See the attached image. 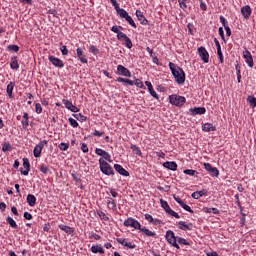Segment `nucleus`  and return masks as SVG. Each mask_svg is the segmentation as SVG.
Returning a JSON list of instances; mask_svg holds the SVG:
<instances>
[{"mask_svg": "<svg viewBox=\"0 0 256 256\" xmlns=\"http://www.w3.org/2000/svg\"><path fill=\"white\" fill-rule=\"evenodd\" d=\"M170 71L178 85H185V71L173 62H169Z\"/></svg>", "mask_w": 256, "mask_h": 256, "instance_id": "obj_1", "label": "nucleus"}, {"mask_svg": "<svg viewBox=\"0 0 256 256\" xmlns=\"http://www.w3.org/2000/svg\"><path fill=\"white\" fill-rule=\"evenodd\" d=\"M116 11L119 17H121V19H125V21H127V23L131 25V27H134V29H137V24H135V21L131 16H129V13L125 9L119 7L118 9H116Z\"/></svg>", "mask_w": 256, "mask_h": 256, "instance_id": "obj_2", "label": "nucleus"}, {"mask_svg": "<svg viewBox=\"0 0 256 256\" xmlns=\"http://www.w3.org/2000/svg\"><path fill=\"white\" fill-rule=\"evenodd\" d=\"M178 238L179 237L175 236V232H173V230L166 231L165 239L167 243H169V245H172V247H175V249H181V247H179V244L177 243Z\"/></svg>", "mask_w": 256, "mask_h": 256, "instance_id": "obj_3", "label": "nucleus"}, {"mask_svg": "<svg viewBox=\"0 0 256 256\" xmlns=\"http://www.w3.org/2000/svg\"><path fill=\"white\" fill-rule=\"evenodd\" d=\"M169 101L171 105H175V107H183L187 99L183 96L172 94L169 96Z\"/></svg>", "mask_w": 256, "mask_h": 256, "instance_id": "obj_4", "label": "nucleus"}, {"mask_svg": "<svg viewBox=\"0 0 256 256\" xmlns=\"http://www.w3.org/2000/svg\"><path fill=\"white\" fill-rule=\"evenodd\" d=\"M100 171L104 173V175H113V167L110 166L103 158L99 159Z\"/></svg>", "mask_w": 256, "mask_h": 256, "instance_id": "obj_5", "label": "nucleus"}, {"mask_svg": "<svg viewBox=\"0 0 256 256\" xmlns=\"http://www.w3.org/2000/svg\"><path fill=\"white\" fill-rule=\"evenodd\" d=\"M124 227H132V229L139 231L141 229V223L135 220V218L129 217L124 221Z\"/></svg>", "mask_w": 256, "mask_h": 256, "instance_id": "obj_6", "label": "nucleus"}, {"mask_svg": "<svg viewBox=\"0 0 256 256\" xmlns=\"http://www.w3.org/2000/svg\"><path fill=\"white\" fill-rule=\"evenodd\" d=\"M48 60L52 65H54V67H58V69H63L65 67V62L55 56H49Z\"/></svg>", "mask_w": 256, "mask_h": 256, "instance_id": "obj_7", "label": "nucleus"}, {"mask_svg": "<svg viewBox=\"0 0 256 256\" xmlns=\"http://www.w3.org/2000/svg\"><path fill=\"white\" fill-rule=\"evenodd\" d=\"M198 55L203 63H209V52H207V49H205V47L201 46L198 48Z\"/></svg>", "mask_w": 256, "mask_h": 256, "instance_id": "obj_8", "label": "nucleus"}, {"mask_svg": "<svg viewBox=\"0 0 256 256\" xmlns=\"http://www.w3.org/2000/svg\"><path fill=\"white\" fill-rule=\"evenodd\" d=\"M95 153H96V155H99L100 157H103V159H105V161H108L109 163H113V160H111V155L108 154L107 151H105L101 148H96Z\"/></svg>", "mask_w": 256, "mask_h": 256, "instance_id": "obj_9", "label": "nucleus"}, {"mask_svg": "<svg viewBox=\"0 0 256 256\" xmlns=\"http://www.w3.org/2000/svg\"><path fill=\"white\" fill-rule=\"evenodd\" d=\"M116 241L117 243L123 245V247H127L128 249H135V247H137V245L133 244V242H129L127 238H117Z\"/></svg>", "mask_w": 256, "mask_h": 256, "instance_id": "obj_10", "label": "nucleus"}, {"mask_svg": "<svg viewBox=\"0 0 256 256\" xmlns=\"http://www.w3.org/2000/svg\"><path fill=\"white\" fill-rule=\"evenodd\" d=\"M243 57L245 59V63H247L248 67L253 68V55H251V52H249V50H245L243 52Z\"/></svg>", "mask_w": 256, "mask_h": 256, "instance_id": "obj_11", "label": "nucleus"}, {"mask_svg": "<svg viewBox=\"0 0 256 256\" xmlns=\"http://www.w3.org/2000/svg\"><path fill=\"white\" fill-rule=\"evenodd\" d=\"M117 71H118V75H122V77H131V71H129V69H127L123 65H118Z\"/></svg>", "mask_w": 256, "mask_h": 256, "instance_id": "obj_12", "label": "nucleus"}, {"mask_svg": "<svg viewBox=\"0 0 256 256\" xmlns=\"http://www.w3.org/2000/svg\"><path fill=\"white\" fill-rule=\"evenodd\" d=\"M191 115H205L207 113V109L205 107H194L189 109Z\"/></svg>", "mask_w": 256, "mask_h": 256, "instance_id": "obj_13", "label": "nucleus"}, {"mask_svg": "<svg viewBox=\"0 0 256 256\" xmlns=\"http://www.w3.org/2000/svg\"><path fill=\"white\" fill-rule=\"evenodd\" d=\"M138 231H140V233H143V235H145V237H157V233L149 230V228H147L145 226H140Z\"/></svg>", "mask_w": 256, "mask_h": 256, "instance_id": "obj_14", "label": "nucleus"}, {"mask_svg": "<svg viewBox=\"0 0 256 256\" xmlns=\"http://www.w3.org/2000/svg\"><path fill=\"white\" fill-rule=\"evenodd\" d=\"M178 227L181 231H193V224L185 221L178 222Z\"/></svg>", "mask_w": 256, "mask_h": 256, "instance_id": "obj_15", "label": "nucleus"}, {"mask_svg": "<svg viewBox=\"0 0 256 256\" xmlns=\"http://www.w3.org/2000/svg\"><path fill=\"white\" fill-rule=\"evenodd\" d=\"M106 203H107V208L110 209L111 211L117 210V201H115V199L111 197H107Z\"/></svg>", "mask_w": 256, "mask_h": 256, "instance_id": "obj_16", "label": "nucleus"}, {"mask_svg": "<svg viewBox=\"0 0 256 256\" xmlns=\"http://www.w3.org/2000/svg\"><path fill=\"white\" fill-rule=\"evenodd\" d=\"M23 167L25 170H21V174L29 175V172L31 171V164L29 163V159L27 158L23 159Z\"/></svg>", "mask_w": 256, "mask_h": 256, "instance_id": "obj_17", "label": "nucleus"}, {"mask_svg": "<svg viewBox=\"0 0 256 256\" xmlns=\"http://www.w3.org/2000/svg\"><path fill=\"white\" fill-rule=\"evenodd\" d=\"M251 6L246 5L241 8V14L243 15L244 19H249L251 17Z\"/></svg>", "mask_w": 256, "mask_h": 256, "instance_id": "obj_18", "label": "nucleus"}, {"mask_svg": "<svg viewBox=\"0 0 256 256\" xmlns=\"http://www.w3.org/2000/svg\"><path fill=\"white\" fill-rule=\"evenodd\" d=\"M90 251L92 253H99L100 255H104L105 254V249H103V246L101 244H96V245H93L91 248H90Z\"/></svg>", "mask_w": 256, "mask_h": 256, "instance_id": "obj_19", "label": "nucleus"}, {"mask_svg": "<svg viewBox=\"0 0 256 256\" xmlns=\"http://www.w3.org/2000/svg\"><path fill=\"white\" fill-rule=\"evenodd\" d=\"M114 169L117 171V173L123 175V177H129V171L125 170V168H123V166L120 164H115Z\"/></svg>", "mask_w": 256, "mask_h": 256, "instance_id": "obj_20", "label": "nucleus"}, {"mask_svg": "<svg viewBox=\"0 0 256 256\" xmlns=\"http://www.w3.org/2000/svg\"><path fill=\"white\" fill-rule=\"evenodd\" d=\"M58 227L59 229H61V231H64V233H66L67 235H73V233H75V228L71 226L60 224Z\"/></svg>", "mask_w": 256, "mask_h": 256, "instance_id": "obj_21", "label": "nucleus"}, {"mask_svg": "<svg viewBox=\"0 0 256 256\" xmlns=\"http://www.w3.org/2000/svg\"><path fill=\"white\" fill-rule=\"evenodd\" d=\"M136 17L138 21H140L141 25H148L149 21L147 18H145V15H143V12L140 10H136Z\"/></svg>", "mask_w": 256, "mask_h": 256, "instance_id": "obj_22", "label": "nucleus"}, {"mask_svg": "<svg viewBox=\"0 0 256 256\" xmlns=\"http://www.w3.org/2000/svg\"><path fill=\"white\" fill-rule=\"evenodd\" d=\"M163 167H165V169H169L170 171H177V162L166 161L163 163Z\"/></svg>", "mask_w": 256, "mask_h": 256, "instance_id": "obj_23", "label": "nucleus"}, {"mask_svg": "<svg viewBox=\"0 0 256 256\" xmlns=\"http://www.w3.org/2000/svg\"><path fill=\"white\" fill-rule=\"evenodd\" d=\"M76 53H77V57H78V59L81 63H88L87 56H85L83 54V49L82 48H77Z\"/></svg>", "mask_w": 256, "mask_h": 256, "instance_id": "obj_24", "label": "nucleus"}, {"mask_svg": "<svg viewBox=\"0 0 256 256\" xmlns=\"http://www.w3.org/2000/svg\"><path fill=\"white\" fill-rule=\"evenodd\" d=\"M26 201L30 207H35V205L37 203V198L33 194H28Z\"/></svg>", "mask_w": 256, "mask_h": 256, "instance_id": "obj_25", "label": "nucleus"}, {"mask_svg": "<svg viewBox=\"0 0 256 256\" xmlns=\"http://www.w3.org/2000/svg\"><path fill=\"white\" fill-rule=\"evenodd\" d=\"M205 195H207V190L203 189V190L192 193V198L201 199V197H205Z\"/></svg>", "mask_w": 256, "mask_h": 256, "instance_id": "obj_26", "label": "nucleus"}, {"mask_svg": "<svg viewBox=\"0 0 256 256\" xmlns=\"http://www.w3.org/2000/svg\"><path fill=\"white\" fill-rule=\"evenodd\" d=\"M21 125H22L23 129H27V127H29V113L25 112L23 114V119L21 121Z\"/></svg>", "mask_w": 256, "mask_h": 256, "instance_id": "obj_27", "label": "nucleus"}, {"mask_svg": "<svg viewBox=\"0 0 256 256\" xmlns=\"http://www.w3.org/2000/svg\"><path fill=\"white\" fill-rule=\"evenodd\" d=\"M202 131L210 133V131H217V128L213 124L206 123L202 126Z\"/></svg>", "mask_w": 256, "mask_h": 256, "instance_id": "obj_28", "label": "nucleus"}, {"mask_svg": "<svg viewBox=\"0 0 256 256\" xmlns=\"http://www.w3.org/2000/svg\"><path fill=\"white\" fill-rule=\"evenodd\" d=\"M13 89H15V82H9L6 91L10 99L13 98Z\"/></svg>", "mask_w": 256, "mask_h": 256, "instance_id": "obj_29", "label": "nucleus"}, {"mask_svg": "<svg viewBox=\"0 0 256 256\" xmlns=\"http://www.w3.org/2000/svg\"><path fill=\"white\" fill-rule=\"evenodd\" d=\"M247 103H249L250 107L252 109H255L256 107V98L253 95H250L247 97Z\"/></svg>", "mask_w": 256, "mask_h": 256, "instance_id": "obj_30", "label": "nucleus"}, {"mask_svg": "<svg viewBox=\"0 0 256 256\" xmlns=\"http://www.w3.org/2000/svg\"><path fill=\"white\" fill-rule=\"evenodd\" d=\"M117 81L118 83H127V85H130V86L135 85V81L129 80L127 78L118 77Z\"/></svg>", "mask_w": 256, "mask_h": 256, "instance_id": "obj_31", "label": "nucleus"}, {"mask_svg": "<svg viewBox=\"0 0 256 256\" xmlns=\"http://www.w3.org/2000/svg\"><path fill=\"white\" fill-rule=\"evenodd\" d=\"M166 213L167 215H170V217H175V219L181 218V216H179V213L175 212L173 209H171V207L166 210Z\"/></svg>", "mask_w": 256, "mask_h": 256, "instance_id": "obj_32", "label": "nucleus"}, {"mask_svg": "<svg viewBox=\"0 0 256 256\" xmlns=\"http://www.w3.org/2000/svg\"><path fill=\"white\" fill-rule=\"evenodd\" d=\"M178 3L180 5V9H183V11H185L187 9V5H189V3H191L190 0H178Z\"/></svg>", "mask_w": 256, "mask_h": 256, "instance_id": "obj_33", "label": "nucleus"}, {"mask_svg": "<svg viewBox=\"0 0 256 256\" xmlns=\"http://www.w3.org/2000/svg\"><path fill=\"white\" fill-rule=\"evenodd\" d=\"M130 149L133 151L134 155H138L139 157H141V155H143V153L141 152V149H139V147H137V145H131Z\"/></svg>", "mask_w": 256, "mask_h": 256, "instance_id": "obj_34", "label": "nucleus"}, {"mask_svg": "<svg viewBox=\"0 0 256 256\" xmlns=\"http://www.w3.org/2000/svg\"><path fill=\"white\" fill-rule=\"evenodd\" d=\"M10 67L11 69H14L17 71L19 69V62L17 61V58H12L10 61Z\"/></svg>", "mask_w": 256, "mask_h": 256, "instance_id": "obj_35", "label": "nucleus"}, {"mask_svg": "<svg viewBox=\"0 0 256 256\" xmlns=\"http://www.w3.org/2000/svg\"><path fill=\"white\" fill-rule=\"evenodd\" d=\"M183 173L185 175H189L190 177H195V176L199 175V173L196 170H193V169H186V170L183 171Z\"/></svg>", "mask_w": 256, "mask_h": 256, "instance_id": "obj_36", "label": "nucleus"}, {"mask_svg": "<svg viewBox=\"0 0 256 256\" xmlns=\"http://www.w3.org/2000/svg\"><path fill=\"white\" fill-rule=\"evenodd\" d=\"M7 223L12 227V229H17V222L11 216H8L6 219Z\"/></svg>", "mask_w": 256, "mask_h": 256, "instance_id": "obj_37", "label": "nucleus"}, {"mask_svg": "<svg viewBox=\"0 0 256 256\" xmlns=\"http://www.w3.org/2000/svg\"><path fill=\"white\" fill-rule=\"evenodd\" d=\"M176 243H179V245H191V243L187 241V239L182 237H178Z\"/></svg>", "mask_w": 256, "mask_h": 256, "instance_id": "obj_38", "label": "nucleus"}, {"mask_svg": "<svg viewBox=\"0 0 256 256\" xmlns=\"http://www.w3.org/2000/svg\"><path fill=\"white\" fill-rule=\"evenodd\" d=\"M208 173L211 175V177H219V169H217V167H212Z\"/></svg>", "mask_w": 256, "mask_h": 256, "instance_id": "obj_39", "label": "nucleus"}, {"mask_svg": "<svg viewBox=\"0 0 256 256\" xmlns=\"http://www.w3.org/2000/svg\"><path fill=\"white\" fill-rule=\"evenodd\" d=\"M43 150H41V148H39L38 146L34 147L33 153H34V157L39 158L41 157V153Z\"/></svg>", "mask_w": 256, "mask_h": 256, "instance_id": "obj_40", "label": "nucleus"}, {"mask_svg": "<svg viewBox=\"0 0 256 256\" xmlns=\"http://www.w3.org/2000/svg\"><path fill=\"white\" fill-rule=\"evenodd\" d=\"M124 41L127 49H131L133 47V42L131 41V38L129 36H127Z\"/></svg>", "mask_w": 256, "mask_h": 256, "instance_id": "obj_41", "label": "nucleus"}, {"mask_svg": "<svg viewBox=\"0 0 256 256\" xmlns=\"http://www.w3.org/2000/svg\"><path fill=\"white\" fill-rule=\"evenodd\" d=\"M73 117H75V119H77V121H87V118L82 115L81 113H78V114H73Z\"/></svg>", "mask_w": 256, "mask_h": 256, "instance_id": "obj_42", "label": "nucleus"}, {"mask_svg": "<svg viewBox=\"0 0 256 256\" xmlns=\"http://www.w3.org/2000/svg\"><path fill=\"white\" fill-rule=\"evenodd\" d=\"M58 147L60 151H67L69 149V143L61 142Z\"/></svg>", "mask_w": 256, "mask_h": 256, "instance_id": "obj_43", "label": "nucleus"}, {"mask_svg": "<svg viewBox=\"0 0 256 256\" xmlns=\"http://www.w3.org/2000/svg\"><path fill=\"white\" fill-rule=\"evenodd\" d=\"M160 204L162 209H164V211H167L170 208L169 203H167V201L163 199H160Z\"/></svg>", "mask_w": 256, "mask_h": 256, "instance_id": "obj_44", "label": "nucleus"}, {"mask_svg": "<svg viewBox=\"0 0 256 256\" xmlns=\"http://www.w3.org/2000/svg\"><path fill=\"white\" fill-rule=\"evenodd\" d=\"M134 85L137 86L138 89H145V85H143V82L140 79H136Z\"/></svg>", "mask_w": 256, "mask_h": 256, "instance_id": "obj_45", "label": "nucleus"}, {"mask_svg": "<svg viewBox=\"0 0 256 256\" xmlns=\"http://www.w3.org/2000/svg\"><path fill=\"white\" fill-rule=\"evenodd\" d=\"M68 121H69L71 127H73L74 129L79 127V123L74 118H69Z\"/></svg>", "mask_w": 256, "mask_h": 256, "instance_id": "obj_46", "label": "nucleus"}, {"mask_svg": "<svg viewBox=\"0 0 256 256\" xmlns=\"http://www.w3.org/2000/svg\"><path fill=\"white\" fill-rule=\"evenodd\" d=\"M127 37H128L127 34L121 32V31L118 32V34H117V39L119 41H125Z\"/></svg>", "mask_w": 256, "mask_h": 256, "instance_id": "obj_47", "label": "nucleus"}, {"mask_svg": "<svg viewBox=\"0 0 256 256\" xmlns=\"http://www.w3.org/2000/svg\"><path fill=\"white\" fill-rule=\"evenodd\" d=\"M8 51H13L14 53H19V47L17 45H8Z\"/></svg>", "mask_w": 256, "mask_h": 256, "instance_id": "obj_48", "label": "nucleus"}, {"mask_svg": "<svg viewBox=\"0 0 256 256\" xmlns=\"http://www.w3.org/2000/svg\"><path fill=\"white\" fill-rule=\"evenodd\" d=\"M89 52L94 55H99V49H97V47H95V45H91L89 47Z\"/></svg>", "mask_w": 256, "mask_h": 256, "instance_id": "obj_49", "label": "nucleus"}, {"mask_svg": "<svg viewBox=\"0 0 256 256\" xmlns=\"http://www.w3.org/2000/svg\"><path fill=\"white\" fill-rule=\"evenodd\" d=\"M62 103H63L64 107H66V109H70L72 107V105H73V102H71V101H69L67 99H63Z\"/></svg>", "mask_w": 256, "mask_h": 256, "instance_id": "obj_50", "label": "nucleus"}, {"mask_svg": "<svg viewBox=\"0 0 256 256\" xmlns=\"http://www.w3.org/2000/svg\"><path fill=\"white\" fill-rule=\"evenodd\" d=\"M184 211H188V213H193V209H191V206L185 204L184 202L180 205Z\"/></svg>", "mask_w": 256, "mask_h": 256, "instance_id": "obj_51", "label": "nucleus"}, {"mask_svg": "<svg viewBox=\"0 0 256 256\" xmlns=\"http://www.w3.org/2000/svg\"><path fill=\"white\" fill-rule=\"evenodd\" d=\"M207 213H213L214 215H219V209L217 208H206Z\"/></svg>", "mask_w": 256, "mask_h": 256, "instance_id": "obj_52", "label": "nucleus"}, {"mask_svg": "<svg viewBox=\"0 0 256 256\" xmlns=\"http://www.w3.org/2000/svg\"><path fill=\"white\" fill-rule=\"evenodd\" d=\"M35 112L40 115V113H43V107H41V104L36 103L35 104Z\"/></svg>", "mask_w": 256, "mask_h": 256, "instance_id": "obj_53", "label": "nucleus"}, {"mask_svg": "<svg viewBox=\"0 0 256 256\" xmlns=\"http://www.w3.org/2000/svg\"><path fill=\"white\" fill-rule=\"evenodd\" d=\"M47 143H49V141H47V140H42V141H40V142L36 145V147H38L39 149L43 150V148L45 147V145H47Z\"/></svg>", "mask_w": 256, "mask_h": 256, "instance_id": "obj_54", "label": "nucleus"}, {"mask_svg": "<svg viewBox=\"0 0 256 256\" xmlns=\"http://www.w3.org/2000/svg\"><path fill=\"white\" fill-rule=\"evenodd\" d=\"M2 151L7 152V151H11V143L7 142L2 146Z\"/></svg>", "mask_w": 256, "mask_h": 256, "instance_id": "obj_55", "label": "nucleus"}, {"mask_svg": "<svg viewBox=\"0 0 256 256\" xmlns=\"http://www.w3.org/2000/svg\"><path fill=\"white\" fill-rule=\"evenodd\" d=\"M98 215L101 219H103V221H109V217L107 216V214H105V212L100 211L98 212Z\"/></svg>", "mask_w": 256, "mask_h": 256, "instance_id": "obj_56", "label": "nucleus"}, {"mask_svg": "<svg viewBox=\"0 0 256 256\" xmlns=\"http://www.w3.org/2000/svg\"><path fill=\"white\" fill-rule=\"evenodd\" d=\"M60 51L62 53V55H69V49H67V46L63 45L60 47Z\"/></svg>", "mask_w": 256, "mask_h": 256, "instance_id": "obj_57", "label": "nucleus"}, {"mask_svg": "<svg viewBox=\"0 0 256 256\" xmlns=\"http://www.w3.org/2000/svg\"><path fill=\"white\" fill-rule=\"evenodd\" d=\"M217 55H218V58H219V60H220V63H224L225 62V59H224V57H223V52L221 51V49L220 50H217Z\"/></svg>", "mask_w": 256, "mask_h": 256, "instance_id": "obj_58", "label": "nucleus"}, {"mask_svg": "<svg viewBox=\"0 0 256 256\" xmlns=\"http://www.w3.org/2000/svg\"><path fill=\"white\" fill-rule=\"evenodd\" d=\"M120 29H123L121 26H112L111 31L113 33H117V35L121 32Z\"/></svg>", "mask_w": 256, "mask_h": 256, "instance_id": "obj_59", "label": "nucleus"}, {"mask_svg": "<svg viewBox=\"0 0 256 256\" xmlns=\"http://www.w3.org/2000/svg\"><path fill=\"white\" fill-rule=\"evenodd\" d=\"M40 171L41 173H43L44 175H47V173H49V167L45 166V165H42L40 167Z\"/></svg>", "mask_w": 256, "mask_h": 256, "instance_id": "obj_60", "label": "nucleus"}, {"mask_svg": "<svg viewBox=\"0 0 256 256\" xmlns=\"http://www.w3.org/2000/svg\"><path fill=\"white\" fill-rule=\"evenodd\" d=\"M81 151L84 153H89V147L87 146V144L85 143L81 144Z\"/></svg>", "mask_w": 256, "mask_h": 256, "instance_id": "obj_61", "label": "nucleus"}, {"mask_svg": "<svg viewBox=\"0 0 256 256\" xmlns=\"http://www.w3.org/2000/svg\"><path fill=\"white\" fill-rule=\"evenodd\" d=\"M150 95L152 97H154V99H159V95L157 94V92L155 91V89L152 88V90H148Z\"/></svg>", "mask_w": 256, "mask_h": 256, "instance_id": "obj_62", "label": "nucleus"}, {"mask_svg": "<svg viewBox=\"0 0 256 256\" xmlns=\"http://www.w3.org/2000/svg\"><path fill=\"white\" fill-rule=\"evenodd\" d=\"M144 217H145L146 221H148L149 223H153L154 218L151 214H145Z\"/></svg>", "mask_w": 256, "mask_h": 256, "instance_id": "obj_63", "label": "nucleus"}, {"mask_svg": "<svg viewBox=\"0 0 256 256\" xmlns=\"http://www.w3.org/2000/svg\"><path fill=\"white\" fill-rule=\"evenodd\" d=\"M207 256H219V254L216 251H211L206 253Z\"/></svg>", "mask_w": 256, "mask_h": 256, "instance_id": "obj_64", "label": "nucleus"}]
</instances>
